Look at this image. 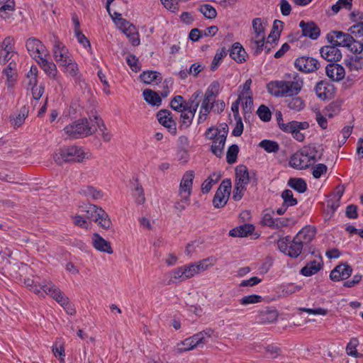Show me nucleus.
<instances>
[{"mask_svg": "<svg viewBox=\"0 0 363 363\" xmlns=\"http://www.w3.org/2000/svg\"><path fill=\"white\" fill-rule=\"evenodd\" d=\"M222 174L219 172L212 173L201 184V191L203 194L208 193L213 185L216 184L220 179Z\"/></svg>", "mask_w": 363, "mask_h": 363, "instance_id": "nucleus-35", "label": "nucleus"}, {"mask_svg": "<svg viewBox=\"0 0 363 363\" xmlns=\"http://www.w3.org/2000/svg\"><path fill=\"white\" fill-rule=\"evenodd\" d=\"M38 68L32 66L26 75L28 88H31L38 85Z\"/></svg>", "mask_w": 363, "mask_h": 363, "instance_id": "nucleus-54", "label": "nucleus"}, {"mask_svg": "<svg viewBox=\"0 0 363 363\" xmlns=\"http://www.w3.org/2000/svg\"><path fill=\"white\" fill-rule=\"evenodd\" d=\"M90 157L91 153L89 151H85L82 147L78 146L61 148L53 155L54 160L60 164L69 162H82Z\"/></svg>", "mask_w": 363, "mask_h": 363, "instance_id": "nucleus-3", "label": "nucleus"}, {"mask_svg": "<svg viewBox=\"0 0 363 363\" xmlns=\"http://www.w3.org/2000/svg\"><path fill=\"white\" fill-rule=\"evenodd\" d=\"M53 57L60 67L73 58L67 48L57 38H55L52 48Z\"/></svg>", "mask_w": 363, "mask_h": 363, "instance_id": "nucleus-13", "label": "nucleus"}, {"mask_svg": "<svg viewBox=\"0 0 363 363\" xmlns=\"http://www.w3.org/2000/svg\"><path fill=\"white\" fill-rule=\"evenodd\" d=\"M294 66L301 72L309 73L316 71L320 67V63L315 58L303 56L295 60Z\"/></svg>", "mask_w": 363, "mask_h": 363, "instance_id": "nucleus-15", "label": "nucleus"}, {"mask_svg": "<svg viewBox=\"0 0 363 363\" xmlns=\"http://www.w3.org/2000/svg\"><path fill=\"white\" fill-rule=\"evenodd\" d=\"M171 108L177 111H185V101L182 96H174L170 103Z\"/></svg>", "mask_w": 363, "mask_h": 363, "instance_id": "nucleus-58", "label": "nucleus"}, {"mask_svg": "<svg viewBox=\"0 0 363 363\" xmlns=\"http://www.w3.org/2000/svg\"><path fill=\"white\" fill-rule=\"evenodd\" d=\"M257 113L259 118L262 121H265V122L269 121L271 119V117H272V113H271L269 108L264 105H261L258 108V109L257 111Z\"/></svg>", "mask_w": 363, "mask_h": 363, "instance_id": "nucleus-64", "label": "nucleus"}, {"mask_svg": "<svg viewBox=\"0 0 363 363\" xmlns=\"http://www.w3.org/2000/svg\"><path fill=\"white\" fill-rule=\"evenodd\" d=\"M213 330L208 328L199 332L184 340L177 343L176 350L178 353L185 352L206 343V338L211 337Z\"/></svg>", "mask_w": 363, "mask_h": 363, "instance_id": "nucleus-4", "label": "nucleus"}, {"mask_svg": "<svg viewBox=\"0 0 363 363\" xmlns=\"http://www.w3.org/2000/svg\"><path fill=\"white\" fill-rule=\"evenodd\" d=\"M315 230L311 226H306L302 228L294 237L296 241H299L301 245L308 244L315 237Z\"/></svg>", "mask_w": 363, "mask_h": 363, "instance_id": "nucleus-27", "label": "nucleus"}, {"mask_svg": "<svg viewBox=\"0 0 363 363\" xmlns=\"http://www.w3.org/2000/svg\"><path fill=\"white\" fill-rule=\"evenodd\" d=\"M238 152L239 148L237 145H232L228 147L226 155V160L228 164H233L236 162Z\"/></svg>", "mask_w": 363, "mask_h": 363, "instance_id": "nucleus-59", "label": "nucleus"}, {"mask_svg": "<svg viewBox=\"0 0 363 363\" xmlns=\"http://www.w3.org/2000/svg\"><path fill=\"white\" fill-rule=\"evenodd\" d=\"M299 27L301 28L302 34L305 37L316 40L320 36V30L313 21L305 22L301 21L299 23Z\"/></svg>", "mask_w": 363, "mask_h": 363, "instance_id": "nucleus-21", "label": "nucleus"}, {"mask_svg": "<svg viewBox=\"0 0 363 363\" xmlns=\"http://www.w3.org/2000/svg\"><path fill=\"white\" fill-rule=\"evenodd\" d=\"M281 197L286 206H293L297 203V200L294 198L293 193L289 189L284 190L281 194Z\"/></svg>", "mask_w": 363, "mask_h": 363, "instance_id": "nucleus-60", "label": "nucleus"}, {"mask_svg": "<svg viewBox=\"0 0 363 363\" xmlns=\"http://www.w3.org/2000/svg\"><path fill=\"white\" fill-rule=\"evenodd\" d=\"M228 133V128L226 123L222 124L221 134L217 137L213 142L211 150L213 155L218 157H221L223 155L226 138Z\"/></svg>", "mask_w": 363, "mask_h": 363, "instance_id": "nucleus-17", "label": "nucleus"}, {"mask_svg": "<svg viewBox=\"0 0 363 363\" xmlns=\"http://www.w3.org/2000/svg\"><path fill=\"white\" fill-rule=\"evenodd\" d=\"M327 39L331 45L336 48L347 47L351 45L353 42V37L349 34L342 31H332L327 35Z\"/></svg>", "mask_w": 363, "mask_h": 363, "instance_id": "nucleus-14", "label": "nucleus"}, {"mask_svg": "<svg viewBox=\"0 0 363 363\" xmlns=\"http://www.w3.org/2000/svg\"><path fill=\"white\" fill-rule=\"evenodd\" d=\"M133 196L138 204H142L145 201L143 189L138 182L134 184Z\"/></svg>", "mask_w": 363, "mask_h": 363, "instance_id": "nucleus-62", "label": "nucleus"}, {"mask_svg": "<svg viewBox=\"0 0 363 363\" xmlns=\"http://www.w3.org/2000/svg\"><path fill=\"white\" fill-rule=\"evenodd\" d=\"M64 130L69 138H82L94 134L96 131V125L93 121V117L89 119L84 118L67 125Z\"/></svg>", "mask_w": 363, "mask_h": 363, "instance_id": "nucleus-2", "label": "nucleus"}, {"mask_svg": "<svg viewBox=\"0 0 363 363\" xmlns=\"http://www.w3.org/2000/svg\"><path fill=\"white\" fill-rule=\"evenodd\" d=\"M252 84V80L250 79H248L246 80L245 84L242 85V91L239 95L238 101H241L243 102L244 98H247V100L249 101V104L252 105V94L250 89V86Z\"/></svg>", "mask_w": 363, "mask_h": 363, "instance_id": "nucleus-46", "label": "nucleus"}, {"mask_svg": "<svg viewBox=\"0 0 363 363\" xmlns=\"http://www.w3.org/2000/svg\"><path fill=\"white\" fill-rule=\"evenodd\" d=\"M216 262V259L213 257H208L206 259H203L199 262H195L199 273L202 271H205L209 268V267L213 266Z\"/></svg>", "mask_w": 363, "mask_h": 363, "instance_id": "nucleus-63", "label": "nucleus"}, {"mask_svg": "<svg viewBox=\"0 0 363 363\" xmlns=\"http://www.w3.org/2000/svg\"><path fill=\"white\" fill-rule=\"evenodd\" d=\"M113 21L127 36L133 45L137 46L140 44L139 34L133 24L124 18H118V21H116V18H113Z\"/></svg>", "mask_w": 363, "mask_h": 363, "instance_id": "nucleus-10", "label": "nucleus"}, {"mask_svg": "<svg viewBox=\"0 0 363 363\" xmlns=\"http://www.w3.org/2000/svg\"><path fill=\"white\" fill-rule=\"evenodd\" d=\"M199 10L206 18L214 19L217 16L216 9L210 4H203Z\"/></svg>", "mask_w": 363, "mask_h": 363, "instance_id": "nucleus-56", "label": "nucleus"}, {"mask_svg": "<svg viewBox=\"0 0 363 363\" xmlns=\"http://www.w3.org/2000/svg\"><path fill=\"white\" fill-rule=\"evenodd\" d=\"M278 313L276 310H265L261 311L257 315V321L259 323H272L277 319Z\"/></svg>", "mask_w": 363, "mask_h": 363, "instance_id": "nucleus-34", "label": "nucleus"}, {"mask_svg": "<svg viewBox=\"0 0 363 363\" xmlns=\"http://www.w3.org/2000/svg\"><path fill=\"white\" fill-rule=\"evenodd\" d=\"M16 54L14 49V39L11 37H6L1 43L0 52V62L6 63Z\"/></svg>", "mask_w": 363, "mask_h": 363, "instance_id": "nucleus-18", "label": "nucleus"}, {"mask_svg": "<svg viewBox=\"0 0 363 363\" xmlns=\"http://www.w3.org/2000/svg\"><path fill=\"white\" fill-rule=\"evenodd\" d=\"M180 115L179 128L184 129L190 126L194 118L195 113L191 111H182Z\"/></svg>", "mask_w": 363, "mask_h": 363, "instance_id": "nucleus-43", "label": "nucleus"}, {"mask_svg": "<svg viewBox=\"0 0 363 363\" xmlns=\"http://www.w3.org/2000/svg\"><path fill=\"white\" fill-rule=\"evenodd\" d=\"M81 208V211L85 213L84 216L87 219L97 223L102 228H110L111 221L108 215L101 208L93 204H87Z\"/></svg>", "mask_w": 363, "mask_h": 363, "instance_id": "nucleus-5", "label": "nucleus"}, {"mask_svg": "<svg viewBox=\"0 0 363 363\" xmlns=\"http://www.w3.org/2000/svg\"><path fill=\"white\" fill-rule=\"evenodd\" d=\"M230 56L235 62L242 63L246 60L247 54L239 43H235L230 51Z\"/></svg>", "mask_w": 363, "mask_h": 363, "instance_id": "nucleus-30", "label": "nucleus"}, {"mask_svg": "<svg viewBox=\"0 0 363 363\" xmlns=\"http://www.w3.org/2000/svg\"><path fill=\"white\" fill-rule=\"evenodd\" d=\"M252 28L254 35L251 39V47L255 50V53L261 52L264 45V27L263 21L261 18H257L252 21Z\"/></svg>", "mask_w": 363, "mask_h": 363, "instance_id": "nucleus-8", "label": "nucleus"}, {"mask_svg": "<svg viewBox=\"0 0 363 363\" xmlns=\"http://www.w3.org/2000/svg\"><path fill=\"white\" fill-rule=\"evenodd\" d=\"M327 76L333 81L339 82L342 80L345 75V71L343 67L338 64H329L325 67Z\"/></svg>", "mask_w": 363, "mask_h": 363, "instance_id": "nucleus-24", "label": "nucleus"}, {"mask_svg": "<svg viewBox=\"0 0 363 363\" xmlns=\"http://www.w3.org/2000/svg\"><path fill=\"white\" fill-rule=\"evenodd\" d=\"M309 124L307 122H298L292 121L284 123H281L280 129L287 133H294V131L298 129H307Z\"/></svg>", "mask_w": 363, "mask_h": 363, "instance_id": "nucleus-32", "label": "nucleus"}, {"mask_svg": "<svg viewBox=\"0 0 363 363\" xmlns=\"http://www.w3.org/2000/svg\"><path fill=\"white\" fill-rule=\"evenodd\" d=\"M79 193L94 200L100 199L103 197V193L101 191L89 186L82 188Z\"/></svg>", "mask_w": 363, "mask_h": 363, "instance_id": "nucleus-48", "label": "nucleus"}, {"mask_svg": "<svg viewBox=\"0 0 363 363\" xmlns=\"http://www.w3.org/2000/svg\"><path fill=\"white\" fill-rule=\"evenodd\" d=\"M15 63L10 62L9 65L3 71V76L6 77V81L9 87H13L16 80V72L14 69Z\"/></svg>", "mask_w": 363, "mask_h": 363, "instance_id": "nucleus-36", "label": "nucleus"}, {"mask_svg": "<svg viewBox=\"0 0 363 363\" xmlns=\"http://www.w3.org/2000/svg\"><path fill=\"white\" fill-rule=\"evenodd\" d=\"M201 91H195L188 101H185V111H191L192 112L195 113L196 112V110L199 107L200 100L199 98L201 97Z\"/></svg>", "mask_w": 363, "mask_h": 363, "instance_id": "nucleus-38", "label": "nucleus"}, {"mask_svg": "<svg viewBox=\"0 0 363 363\" xmlns=\"http://www.w3.org/2000/svg\"><path fill=\"white\" fill-rule=\"evenodd\" d=\"M345 65L350 71H359L363 69V57L352 56L346 60Z\"/></svg>", "mask_w": 363, "mask_h": 363, "instance_id": "nucleus-39", "label": "nucleus"}, {"mask_svg": "<svg viewBox=\"0 0 363 363\" xmlns=\"http://www.w3.org/2000/svg\"><path fill=\"white\" fill-rule=\"evenodd\" d=\"M277 245L279 250L291 257H297L302 252L303 246L294 238L290 240L288 237L278 240Z\"/></svg>", "mask_w": 363, "mask_h": 363, "instance_id": "nucleus-9", "label": "nucleus"}, {"mask_svg": "<svg viewBox=\"0 0 363 363\" xmlns=\"http://www.w3.org/2000/svg\"><path fill=\"white\" fill-rule=\"evenodd\" d=\"M262 300L261 296L256 294H251L248 296H245L239 300V302L241 305L247 306L250 304H255L257 303H260Z\"/></svg>", "mask_w": 363, "mask_h": 363, "instance_id": "nucleus-57", "label": "nucleus"}, {"mask_svg": "<svg viewBox=\"0 0 363 363\" xmlns=\"http://www.w3.org/2000/svg\"><path fill=\"white\" fill-rule=\"evenodd\" d=\"M14 8V0H9V1L0 5V17L4 19L9 18L13 14Z\"/></svg>", "mask_w": 363, "mask_h": 363, "instance_id": "nucleus-45", "label": "nucleus"}, {"mask_svg": "<svg viewBox=\"0 0 363 363\" xmlns=\"http://www.w3.org/2000/svg\"><path fill=\"white\" fill-rule=\"evenodd\" d=\"M352 268L347 264L337 265L331 271L330 277L333 281H338L347 279L352 274Z\"/></svg>", "mask_w": 363, "mask_h": 363, "instance_id": "nucleus-23", "label": "nucleus"}, {"mask_svg": "<svg viewBox=\"0 0 363 363\" xmlns=\"http://www.w3.org/2000/svg\"><path fill=\"white\" fill-rule=\"evenodd\" d=\"M323 267V262L321 257H319V259H315L308 262L305 267L301 269V274L304 277L312 276L318 272Z\"/></svg>", "mask_w": 363, "mask_h": 363, "instance_id": "nucleus-28", "label": "nucleus"}, {"mask_svg": "<svg viewBox=\"0 0 363 363\" xmlns=\"http://www.w3.org/2000/svg\"><path fill=\"white\" fill-rule=\"evenodd\" d=\"M254 230L255 227L253 225L244 224L230 230L229 235L231 237H247L252 234Z\"/></svg>", "mask_w": 363, "mask_h": 363, "instance_id": "nucleus-33", "label": "nucleus"}, {"mask_svg": "<svg viewBox=\"0 0 363 363\" xmlns=\"http://www.w3.org/2000/svg\"><path fill=\"white\" fill-rule=\"evenodd\" d=\"M157 118L161 125L167 128L170 133L175 135L177 133L176 123L172 120L171 113L166 110H160Z\"/></svg>", "mask_w": 363, "mask_h": 363, "instance_id": "nucleus-20", "label": "nucleus"}, {"mask_svg": "<svg viewBox=\"0 0 363 363\" xmlns=\"http://www.w3.org/2000/svg\"><path fill=\"white\" fill-rule=\"evenodd\" d=\"M60 67L62 68V70L65 73L73 77H77L79 74L78 65L74 61V58H72L70 61H67V62L64 63Z\"/></svg>", "mask_w": 363, "mask_h": 363, "instance_id": "nucleus-37", "label": "nucleus"}, {"mask_svg": "<svg viewBox=\"0 0 363 363\" xmlns=\"http://www.w3.org/2000/svg\"><path fill=\"white\" fill-rule=\"evenodd\" d=\"M288 185L299 193H303L307 189L306 182L301 178H291L288 182Z\"/></svg>", "mask_w": 363, "mask_h": 363, "instance_id": "nucleus-47", "label": "nucleus"}, {"mask_svg": "<svg viewBox=\"0 0 363 363\" xmlns=\"http://www.w3.org/2000/svg\"><path fill=\"white\" fill-rule=\"evenodd\" d=\"M230 180L224 179L217 189L213 199V204L215 208H221L226 204L230 195Z\"/></svg>", "mask_w": 363, "mask_h": 363, "instance_id": "nucleus-12", "label": "nucleus"}, {"mask_svg": "<svg viewBox=\"0 0 363 363\" xmlns=\"http://www.w3.org/2000/svg\"><path fill=\"white\" fill-rule=\"evenodd\" d=\"M220 84L217 81L213 82L207 88L204 96L215 100L219 94Z\"/></svg>", "mask_w": 363, "mask_h": 363, "instance_id": "nucleus-53", "label": "nucleus"}, {"mask_svg": "<svg viewBox=\"0 0 363 363\" xmlns=\"http://www.w3.org/2000/svg\"><path fill=\"white\" fill-rule=\"evenodd\" d=\"M250 180L248 169L245 165H238L235 168V183L247 186Z\"/></svg>", "mask_w": 363, "mask_h": 363, "instance_id": "nucleus-31", "label": "nucleus"}, {"mask_svg": "<svg viewBox=\"0 0 363 363\" xmlns=\"http://www.w3.org/2000/svg\"><path fill=\"white\" fill-rule=\"evenodd\" d=\"M284 23L279 20H275L273 23L272 30L268 36V40L272 41H277L280 36Z\"/></svg>", "mask_w": 363, "mask_h": 363, "instance_id": "nucleus-50", "label": "nucleus"}, {"mask_svg": "<svg viewBox=\"0 0 363 363\" xmlns=\"http://www.w3.org/2000/svg\"><path fill=\"white\" fill-rule=\"evenodd\" d=\"M314 90L317 96L321 100L330 99L335 92L334 86L325 81L318 82L315 86Z\"/></svg>", "mask_w": 363, "mask_h": 363, "instance_id": "nucleus-19", "label": "nucleus"}, {"mask_svg": "<svg viewBox=\"0 0 363 363\" xmlns=\"http://www.w3.org/2000/svg\"><path fill=\"white\" fill-rule=\"evenodd\" d=\"M359 345V341L357 338H352L346 347V352L349 356L353 357H362V354L359 353L357 350V347Z\"/></svg>", "mask_w": 363, "mask_h": 363, "instance_id": "nucleus-51", "label": "nucleus"}, {"mask_svg": "<svg viewBox=\"0 0 363 363\" xmlns=\"http://www.w3.org/2000/svg\"><path fill=\"white\" fill-rule=\"evenodd\" d=\"M92 245L95 249L100 252H106L108 254H112L113 250L111 246V243L104 239L98 233H95L92 236Z\"/></svg>", "mask_w": 363, "mask_h": 363, "instance_id": "nucleus-26", "label": "nucleus"}, {"mask_svg": "<svg viewBox=\"0 0 363 363\" xmlns=\"http://www.w3.org/2000/svg\"><path fill=\"white\" fill-rule=\"evenodd\" d=\"M43 287L45 293L60 303L69 315H73L75 314L76 311L69 303L68 297L58 287L53 284L45 285Z\"/></svg>", "mask_w": 363, "mask_h": 363, "instance_id": "nucleus-7", "label": "nucleus"}, {"mask_svg": "<svg viewBox=\"0 0 363 363\" xmlns=\"http://www.w3.org/2000/svg\"><path fill=\"white\" fill-rule=\"evenodd\" d=\"M48 57L40 58L37 62L50 79H55L57 74V67L54 62L49 61Z\"/></svg>", "mask_w": 363, "mask_h": 363, "instance_id": "nucleus-25", "label": "nucleus"}, {"mask_svg": "<svg viewBox=\"0 0 363 363\" xmlns=\"http://www.w3.org/2000/svg\"><path fill=\"white\" fill-rule=\"evenodd\" d=\"M213 100L206 96L203 97L199 110L198 123H201L206 121L208 115L212 111Z\"/></svg>", "mask_w": 363, "mask_h": 363, "instance_id": "nucleus-29", "label": "nucleus"}, {"mask_svg": "<svg viewBox=\"0 0 363 363\" xmlns=\"http://www.w3.org/2000/svg\"><path fill=\"white\" fill-rule=\"evenodd\" d=\"M320 53L321 57L328 62H337L342 58L340 50L333 45L321 48Z\"/></svg>", "mask_w": 363, "mask_h": 363, "instance_id": "nucleus-22", "label": "nucleus"}, {"mask_svg": "<svg viewBox=\"0 0 363 363\" xmlns=\"http://www.w3.org/2000/svg\"><path fill=\"white\" fill-rule=\"evenodd\" d=\"M227 55V51L225 50V48H223L221 49L220 51H218L215 56H214V58L212 61V63H211V69L212 71H214L216 70L218 67L219 66V65L220 64L223 58Z\"/></svg>", "mask_w": 363, "mask_h": 363, "instance_id": "nucleus-61", "label": "nucleus"}, {"mask_svg": "<svg viewBox=\"0 0 363 363\" xmlns=\"http://www.w3.org/2000/svg\"><path fill=\"white\" fill-rule=\"evenodd\" d=\"M303 79L297 73L287 74L284 79L272 81L267 85L268 92L276 97H291L299 94Z\"/></svg>", "mask_w": 363, "mask_h": 363, "instance_id": "nucleus-1", "label": "nucleus"}, {"mask_svg": "<svg viewBox=\"0 0 363 363\" xmlns=\"http://www.w3.org/2000/svg\"><path fill=\"white\" fill-rule=\"evenodd\" d=\"M194 172L192 170L186 171L181 180L179 189V196L184 197L186 201L187 197H190L192 190Z\"/></svg>", "mask_w": 363, "mask_h": 363, "instance_id": "nucleus-16", "label": "nucleus"}, {"mask_svg": "<svg viewBox=\"0 0 363 363\" xmlns=\"http://www.w3.org/2000/svg\"><path fill=\"white\" fill-rule=\"evenodd\" d=\"M287 106L294 111H300L304 108L305 104L301 97L296 96L287 100Z\"/></svg>", "mask_w": 363, "mask_h": 363, "instance_id": "nucleus-52", "label": "nucleus"}, {"mask_svg": "<svg viewBox=\"0 0 363 363\" xmlns=\"http://www.w3.org/2000/svg\"><path fill=\"white\" fill-rule=\"evenodd\" d=\"M317 161L315 154L308 149L295 152L290 158L289 165L295 169H303Z\"/></svg>", "mask_w": 363, "mask_h": 363, "instance_id": "nucleus-6", "label": "nucleus"}, {"mask_svg": "<svg viewBox=\"0 0 363 363\" xmlns=\"http://www.w3.org/2000/svg\"><path fill=\"white\" fill-rule=\"evenodd\" d=\"M143 95L145 101L149 104L157 106L161 104V98L157 92L151 89H145Z\"/></svg>", "mask_w": 363, "mask_h": 363, "instance_id": "nucleus-41", "label": "nucleus"}, {"mask_svg": "<svg viewBox=\"0 0 363 363\" xmlns=\"http://www.w3.org/2000/svg\"><path fill=\"white\" fill-rule=\"evenodd\" d=\"M259 145L269 153L277 152L279 149V145L277 142L269 140H262Z\"/></svg>", "mask_w": 363, "mask_h": 363, "instance_id": "nucleus-55", "label": "nucleus"}, {"mask_svg": "<svg viewBox=\"0 0 363 363\" xmlns=\"http://www.w3.org/2000/svg\"><path fill=\"white\" fill-rule=\"evenodd\" d=\"M26 49L30 55L37 62L40 58L49 56L48 50L38 39L31 37L26 43Z\"/></svg>", "mask_w": 363, "mask_h": 363, "instance_id": "nucleus-11", "label": "nucleus"}, {"mask_svg": "<svg viewBox=\"0 0 363 363\" xmlns=\"http://www.w3.org/2000/svg\"><path fill=\"white\" fill-rule=\"evenodd\" d=\"M28 109L26 106H23L18 115L13 116L11 118V125L14 128L20 127L25 121V119L28 116Z\"/></svg>", "mask_w": 363, "mask_h": 363, "instance_id": "nucleus-42", "label": "nucleus"}, {"mask_svg": "<svg viewBox=\"0 0 363 363\" xmlns=\"http://www.w3.org/2000/svg\"><path fill=\"white\" fill-rule=\"evenodd\" d=\"M93 121L94 122L95 125H96V130L99 129V130L101 132L103 140L106 142L110 141L112 135L108 131H107L103 121L99 117L94 116H93Z\"/></svg>", "mask_w": 363, "mask_h": 363, "instance_id": "nucleus-44", "label": "nucleus"}, {"mask_svg": "<svg viewBox=\"0 0 363 363\" xmlns=\"http://www.w3.org/2000/svg\"><path fill=\"white\" fill-rule=\"evenodd\" d=\"M141 80L147 84L152 83H158L162 80V77L160 73L155 71H147L143 72L140 74Z\"/></svg>", "mask_w": 363, "mask_h": 363, "instance_id": "nucleus-40", "label": "nucleus"}, {"mask_svg": "<svg viewBox=\"0 0 363 363\" xmlns=\"http://www.w3.org/2000/svg\"><path fill=\"white\" fill-rule=\"evenodd\" d=\"M186 276L182 267L174 269L169 272V283L186 280Z\"/></svg>", "mask_w": 363, "mask_h": 363, "instance_id": "nucleus-49", "label": "nucleus"}]
</instances>
